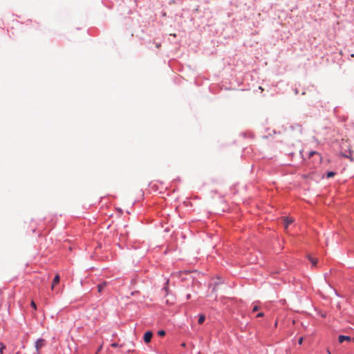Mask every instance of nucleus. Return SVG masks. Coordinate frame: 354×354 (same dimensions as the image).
Returning a JSON list of instances; mask_svg holds the SVG:
<instances>
[{
	"instance_id": "1",
	"label": "nucleus",
	"mask_w": 354,
	"mask_h": 354,
	"mask_svg": "<svg viewBox=\"0 0 354 354\" xmlns=\"http://www.w3.org/2000/svg\"><path fill=\"white\" fill-rule=\"evenodd\" d=\"M46 341L44 339H39L35 342V348L37 353H39L40 349L44 346Z\"/></svg>"
},
{
	"instance_id": "2",
	"label": "nucleus",
	"mask_w": 354,
	"mask_h": 354,
	"mask_svg": "<svg viewBox=\"0 0 354 354\" xmlns=\"http://www.w3.org/2000/svg\"><path fill=\"white\" fill-rule=\"evenodd\" d=\"M153 333L151 331H147L144 335V341L146 343H149L151 342V339L152 338Z\"/></svg>"
},
{
	"instance_id": "3",
	"label": "nucleus",
	"mask_w": 354,
	"mask_h": 354,
	"mask_svg": "<svg viewBox=\"0 0 354 354\" xmlns=\"http://www.w3.org/2000/svg\"><path fill=\"white\" fill-rule=\"evenodd\" d=\"M338 340L339 343H342L344 341H350L351 337L349 336L339 335L338 337Z\"/></svg>"
},
{
	"instance_id": "4",
	"label": "nucleus",
	"mask_w": 354,
	"mask_h": 354,
	"mask_svg": "<svg viewBox=\"0 0 354 354\" xmlns=\"http://www.w3.org/2000/svg\"><path fill=\"white\" fill-rule=\"evenodd\" d=\"M106 282H103L97 286L98 292H102L103 290L106 287Z\"/></svg>"
},
{
	"instance_id": "5",
	"label": "nucleus",
	"mask_w": 354,
	"mask_h": 354,
	"mask_svg": "<svg viewBox=\"0 0 354 354\" xmlns=\"http://www.w3.org/2000/svg\"><path fill=\"white\" fill-rule=\"evenodd\" d=\"M59 282V274H56L54 277L53 284L51 286V289L53 290L55 286Z\"/></svg>"
},
{
	"instance_id": "6",
	"label": "nucleus",
	"mask_w": 354,
	"mask_h": 354,
	"mask_svg": "<svg viewBox=\"0 0 354 354\" xmlns=\"http://www.w3.org/2000/svg\"><path fill=\"white\" fill-rule=\"evenodd\" d=\"M309 261L311 262L313 266H316L317 263V259L312 257L310 255L308 256Z\"/></svg>"
},
{
	"instance_id": "7",
	"label": "nucleus",
	"mask_w": 354,
	"mask_h": 354,
	"mask_svg": "<svg viewBox=\"0 0 354 354\" xmlns=\"http://www.w3.org/2000/svg\"><path fill=\"white\" fill-rule=\"evenodd\" d=\"M205 319V315H200L199 317H198V324H202L204 322Z\"/></svg>"
},
{
	"instance_id": "8",
	"label": "nucleus",
	"mask_w": 354,
	"mask_h": 354,
	"mask_svg": "<svg viewBox=\"0 0 354 354\" xmlns=\"http://www.w3.org/2000/svg\"><path fill=\"white\" fill-rule=\"evenodd\" d=\"M259 308H260V307L258 305V304H257V303L253 304L252 312H256V311L259 310Z\"/></svg>"
},
{
	"instance_id": "9",
	"label": "nucleus",
	"mask_w": 354,
	"mask_h": 354,
	"mask_svg": "<svg viewBox=\"0 0 354 354\" xmlns=\"http://www.w3.org/2000/svg\"><path fill=\"white\" fill-rule=\"evenodd\" d=\"M313 155H317L319 157V160L321 161V157H320L319 154L318 153H317L316 151H310L309 153V158L312 157Z\"/></svg>"
},
{
	"instance_id": "10",
	"label": "nucleus",
	"mask_w": 354,
	"mask_h": 354,
	"mask_svg": "<svg viewBox=\"0 0 354 354\" xmlns=\"http://www.w3.org/2000/svg\"><path fill=\"white\" fill-rule=\"evenodd\" d=\"M292 220H289V219L286 218V219L285 220V221H284V227H285L286 228H287V227H288V226L290 223H292Z\"/></svg>"
},
{
	"instance_id": "11",
	"label": "nucleus",
	"mask_w": 354,
	"mask_h": 354,
	"mask_svg": "<svg viewBox=\"0 0 354 354\" xmlns=\"http://www.w3.org/2000/svg\"><path fill=\"white\" fill-rule=\"evenodd\" d=\"M335 172L333 171H328L327 174H326V177L327 178H331V177H333L335 176Z\"/></svg>"
},
{
	"instance_id": "12",
	"label": "nucleus",
	"mask_w": 354,
	"mask_h": 354,
	"mask_svg": "<svg viewBox=\"0 0 354 354\" xmlns=\"http://www.w3.org/2000/svg\"><path fill=\"white\" fill-rule=\"evenodd\" d=\"M1 347H0V353H3V351L6 348V346L3 345L2 343H0Z\"/></svg>"
},
{
	"instance_id": "13",
	"label": "nucleus",
	"mask_w": 354,
	"mask_h": 354,
	"mask_svg": "<svg viewBox=\"0 0 354 354\" xmlns=\"http://www.w3.org/2000/svg\"><path fill=\"white\" fill-rule=\"evenodd\" d=\"M158 334L160 336H164L165 335V331L163 330H159Z\"/></svg>"
},
{
	"instance_id": "14",
	"label": "nucleus",
	"mask_w": 354,
	"mask_h": 354,
	"mask_svg": "<svg viewBox=\"0 0 354 354\" xmlns=\"http://www.w3.org/2000/svg\"><path fill=\"white\" fill-rule=\"evenodd\" d=\"M303 339H303V337H300V338L299 339V340H298V344H300V345H301V344H302V343H303Z\"/></svg>"
},
{
	"instance_id": "15",
	"label": "nucleus",
	"mask_w": 354,
	"mask_h": 354,
	"mask_svg": "<svg viewBox=\"0 0 354 354\" xmlns=\"http://www.w3.org/2000/svg\"><path fill=\"white\" fill-rule=\"evenodd\" d=\"M111 346L112 347H113V348H116V347H118V344H117V343H112V344H111Z\"/></svg>"
},
{
	"instance_id": "16",
	"label": "nucleus",
	"mask_w": 354,
	"mask_h": 354,
	"mask_svg": "<svg viewBox=\"0 0 354 354\" xmlns=\"http://www.w3.org/2000/svg\"><path fill=\"white\" fill-rule=\"evenodd\" d=\"M31 306H32L33 308H35V309H36V308H37V307H36V304H35V303L33 301L31 302Z\"/></svg>"
},
{
	"instance_id": "17",
	"label": "nucleus",
	"mask_w": 354,
	"mask_h": 354,
	"mask_svg": "<svg viewBox=\"0 0 354 354\" xmlns=\"http://www.w3.org/2000/svg\"><path fill=\"white\" fill-rule=\"evenodd\" d=\"M264 314L263 313H259L257 314V317H263Z\"/></svg>"
},
{
	"instance_id": "18",
	"label": "nucleus",
	"mask_w": 354,
	"mask_h": 354,
	"mask_svg": "<svg viewBox=\"0 0 354 354\" xmlns=\"http://www.w3.org/2000/svg\"><path fill=\"white\" fill-rule=\"evenodd\" d=\"M160 46H161V44H156V47H157L158 48H159Z\"/></svg>"
},
{
	"instance_id": "19",
	"label": "nucleus",
	"mask_w": 354,
	"mask_h": 354,
	"mask_svg": "<svg viewBox=\"0 0 354 354\" xmlns=\"http://www.w3.org/2000/svg\"><path fill=\"white\" fill-rule=\"evenodd\" d=\"M327 354H330V352L329 350H327Z\"/></svg>"
},
{
	"instance_id": "20",
	"label": "nucleus",
	"mask_w": 354,
	"mask_h": 354,
	"mask_svg": "<svg viewBox=\"0 0 354 354\" xmlns=\"http://www.w3.org/2000/svg\"><path fill=\"white\" fill-rule=\"evenodd\" d=\"M295 93L297 94L298 93V91L297 90H295Z\"/></svg>"
},
{
	"instance_id": "21",
	"label": "nucleus",
	"mask_w": 354,
	"mask_h": 354,
	"mask_svg": "<svg viewBox=\"0 0 354 354\" xmlns=\"http://www.w3.org/2000/svg\"><path fill=\"white\" fill-rule=\"evenodd\" d=\"M189 297H190V295H187V299H189Z\"/></svg>"
}]
</instances>
